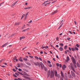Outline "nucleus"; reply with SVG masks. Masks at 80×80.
I'll return each mask as SVG.
<instances>
[{"label": "nucleus", "mask_w": 80, "mask_h": 80, "mask_svg": "<svg viewBox=\"0 0 80 80\" xmlns=\"http://www.w3.org/2000/svg\"><path fill=\"white\" fill-rule=\"evenodd\" d=\"M60 45H61V46H63V44L62 43H59Z\"/></svg>", "instance_id": "58836bf2"}, {"label": "nucleus", "mask_w": 80, "mask_h": 80, "mask_svg": "<svg viewBox=\"0 0 80 80\" xmlns=\"http://www.w3.org/2000/svg\"><path fill=\"white\" fill-rule=\"evenodd\" d=\"M32 22V20H31L30 22H28L29 23H31Z\"/></svg>", "instance_id": "09e8293b"}, {"label": "nucleus", "mask_w": 80, "mask_h": 80, "mask_svg": "<svg viewBox=\"0 0 80 80\" xmlns=\"http://www.w3.org/2000/svg\"><path fill=\"white\" fill-rule=\"evenodd\" d=\"M68 76L69 78H72V75H71V74L68 75Z\"/></svg>", "instance_id": "412c9836"}, {"label": "nucleus", "mask_w": 80, "mask_h": 80, "mask_svg": "<svg viewBox=\"0 0 80 80\" xmlns=\"http://www.w3.org/2000/svg\"><path fill=\"white\" fill-rule=\"evenodd\" d=\"M63 23H62V24L59 27L58 29H60V28H61V27H62V26L63 25Z\"/></svg>", "instance_id": "4be33fe9"}, {"label": "nucleus", "mask_w": 80, "mask_h": 80, "mask_svg": "<svg viewBox=\"0 0 80 80\" xmlns=\"http://www.w3.org/2000/svg\"><path fill=\"white\" fill-rule=\"evenodd\" d=\"M68 49H69V50H70V51H71V48H70V47L68 48Z\"/></svg>", "instance_id": "4d7b16f0"}, {"label": "nucleus", "mask_w": 80, "mask_h": 80, "mask_svg": "<svg viewBox=\"0 0 80 80\" xmlns=\"http://www.w3.org/2000/svg\"><path fill=\"white\" fill-rule=\"evenodd\" d=\"M19 61H20V62H23V60H22V57H20L19 59Z\"/></svg>", "instance_id": "f8f14e48"}, {"label": "nucleus", "mask_w": 80, "mask_h": 80, "mask_svg": "<svg viewBox=\"0 0 80 80\" xmlns=\"http://www.w3.org/2000/svg\"><path fill=\"white\" fill-rule=\"evenodd\" d=\"M25 16V15L24 14H23L22 15L21 18V20H22V19H23V17Z\"/></svg>", "instance_id": "f3484780"}, {"label": "nucleus", "mask_w": 80, "mask_h": 80, "mask_svg": "<svg viewBox=\"0 0 80 80\" xmlns=\"http://www.w3.org/2000/svg\"><path fill=\"white\" fill-rule=\"evenodd\" d=\"M20 25V22H16L15 23L14 25Z\"/></svg>", "instance_id": "6ab92c4d"}, {"label": "nucleus", "mask_w": 80, "mask_h": 80, "mask_svg": "<svg viewBox=\"0 0 80 80\" xmlns=\"http://www.w3.org/2000/svg\"><path fill=\"white\" fill-rule=\"evenodd\" d=\"M12 70H13V71L14 72H16V70L15 69H12Z\"/></svg>", "instance_id": "603ef678"}, {"label": "nucleus", "mask_w": 80, "mask_h": 80, "mask_svg": "<svg viewBox=\"0 0 80 80\" xmlns=\"http://www.w3.org/2000/svg\"><path fill=\"white\" fill-rule=\"evenodd\" d=\"M25 16V15L24 14H23L22 15L21 18V20H22V19H23V17Z\"/></svg>", "instance_id": "dca6fc26"}, {"label": "nucleus", "mask_w": 80, "mask_h": 80, "mask_svg": "<svg viewBox=\"0 0 80 80\" xmlns=\"http://www.w3.org/2000/svg\"><path fill=\"white\" fill-rule=\"evenodd\" d=\"M67 47H68L67 45L65 46L64 48V49H65V50H66L67 48Z\"/></svg>", "instance_id": "aec40b11"}, {"label": "nucleus", "mask_w": 80, "mask_h": 80, "mask_svg": "<svg viewBox=\"0 0 80 80\" xmlns=\"http://www.w3.org/2000/svg\"><path fill=\"white\" fill-rule=\"evenodd\" d=\"M16 58H17V57L15 56L13 58V60H15L16 59Z\"/></svg>", "instance_id": "7c9ffc66"}, {"label": "nucleus", "mask_w": 80, "mask_h": 80, "mask_svg": "<svg viewBox=\"0 0 80 80\" xmlns=\"http://www.w3.org/2000/svg\"><path fill=\"white\" fill-rule=\"evenodd\" d=\"M50 70H48L47 73V78H48L50 77Z\"/></svg>", "instance_id": "39448f33"}, {"label": "nucleus", "mask_w": 80, "mask_h": 80, "mask_svg": "<svg viewBox=\"0 0 80 80\" xmlns=\"http://www.w3.org/2000/svg\"><path fill=\"white\" fill-rule=\"evenodd\" d=\"M64 52L65 53V54H67V51H65Z\"/></svg>", "instance_id": "864d4df0"}, {"label": "nucleus", "mask_w": 80, "mask_h": 80, "mask_svg": "<svg viewBox=\"0 0 80 80\" xmlns=\"http://www.w3.org/2000/svg\"><path fill=\"white\" fill-rule=\"evenodd\" d=\"M56 65L57 67H59V64L58 63H56Z\"/></svg>", "instance_id": "a18cd8bd"}, {"label": "nucleus", "mask_w": 80, "mask_h": 80, "mask_svg": "<svg viewBox=\"0 0 80 80\" xmlns=\"http://www.w3.org/2000/svg\"><path fill=\"white\" fill-rule=\"evenodd\" d=\"M54 76L55 75H54V72L52 70L51 72V74L50 76V78H53V77H54Z\"/></svg>", "instance_id": "f257e3e1"}, {"label": "nucleus", "mask_w": 80, "mask_h": 80, "mask_svg": "<svg viewBox=\"0 0 80 80\" xmlns=\"http://www.w3.org/2000/svg\"><path fill=\"white\" fill-rule=\"evenodd\" d=\"M71 75H72V76H73V77H76L75 73L73 71H71Z\"/></svg>", "instance_id": "20e7f679"}, {"label": "nucleus", "mask_w": 80, "mask_h": 80, "mask_svg": "<svg viewBox=\"0 0 80 80\" xmlns=\"http://www.w3.org/2000/svg\"><path fill=\"white\" fill-rule=\"evenodd\" d=\"M24 75H26V76H28V74L27 73H25V72H24Z\"/></svg>", "instance_id": "bb28decb"}, {"label": "nucleus", "mask_w": 80, "mask_h": 80, "mask_svg": "<svg viewBox=\"0 0 80 80\" xmlns=\"http://www.w3.org/2000/svg\"><path fill=\"white\" fill-rule=\"evenodd\" d=\"M41 48H42V49H43V48H46V47H45L43 46L41 47Z\"/></svg>", "instance_id": "c85d7f7f"}, {"label": "nucleus", "mask_w": 80, "mask_h": 80, "mask_svg": "<svg viewBox=\"0 0 80 80\" xmlns=\"http://www.w3.org/2000/svg\"><path fill=\"white\" fill-rule=\"evenodd\" d=\"M71 50L73 51H75V49H74V48H71Z\"/></svg>", "instance_id": "72a5a7b5"}, {"label": "nucleus", "mask_w": 80, "mask_h": 80, "mask_svg": "<svg viewBox=\"0 0 80 80\" xmlns=\"http://www.w3.org/2000/svg\"><path fill=\"white\" fill-rule=\"evenodd\" d=\"M77 65L78 67H80V64H79L78 63H77Z\"/></svg>", "instance_id": "b1692460"}, {"label": "nucleus", "mask_w": 80, "mask_h": 80, "mask_svg": "<svg viewBox=\"0 0 80 80\" xmlns=\"http://www.w3.org/2000/svg\"><path fill=\"white\" fill-rule=\"evenodd\" d=\"M45 3H46V1H45L42 4V5H44V4H45Z\"/></svg>", "instance_id": "052dcab7"}, {"label": "nucleus", "mask_w": 80, "mask_h": 80, "mask_svg": "<svg viewBox=\"0 0 80 80\" xmlns=\"http://www.w3.org/2000/svg\"><path fill=\"white\" fill-rule=\"evenodd\" d=\"M59 67L60 68H62V65H61V64H59Z\"/></svg>", "instance_id": "e2e57ef3"}, {"label": "nucleus", "mask_w": 80, "mask_h": 80, "mask_svg": "<svg viewBox=\"0 0 80 80\" xmlns=\"http://www.w3.org/2000/svg\"><path fill=\"white\" fill-rule=\"evenodd\" d=\"M57 2V1H55L53 2H52L51 3H55V2Z\"/></svg>", "instance_id": "37998d69"}, {"label": "nucleus", "mask_w": 80, "mask_h": 80, "mask_svg": "<svg viewBox=\"0 0 80 80\" xmlns=\"http://www.w3.org/2000/svg\"><path fill=\"white\" fill-rule=\"evenodd\" d=\"M35 58L37 60H38V58L37 56H35Z\"/></svg>", "instance_id": "c9c22d12"}, {"label": "nucleus", "mask_w": 80, "mask_h": 80, "mask_svg": "<svg viewBox=\"0 0 80 80\" xmlns=\"http://www.w3.org/2000/svg\"><path fill=\"white\" fill-rule=\"evenodd\" d=\"M65 80H68V78H67V77H65Z\"/></svg>", "instance_id": "4c0bfd02"}, {"label": "nucleus", "mask_w": 80, "mask_h": 80, "mask_svg": "<svg viewBox=\"0 0 80 80\" xmlns=\"http://www.w3.org/2000/svg\"><path fill=\"white\" fill-rule=\"evenodd\" d=\"M23 60L24 61H25L26 62H27V61H28V59H27V58H24L23 59Z\"/></svg>", "instance_id": "2eb2a0df"}, {"label": "nucleus", "mask_w": 80, "mask_h": 80, "mask_svg": "<svg viewBox=\"0 0 80 80\" xmlns=\"http://www.w3.org/2000/svg\"><path fill=\"white\" fill-rule=\"evenodd\" d=\"M48 63H49V64H50L51 62H50V61H48V62H47Z\"/></svg>", "instance_id": "c03bdc74"}, {"label": "nucleus", "mask_w": 80, "mask_h": 80, "mask_svg": "<svg viewBox=\"0 0 80 80\" xmlns=\"http://www.w3.org/2000/svg\"><path fill=\"white\" fill-rule=\"evenodd\" d=\"M67 40H70V38H67Z\"/></svg>", "instance_id": "6e6d98bb"}, {"label": "nucleus", "mask_w": 80, "mask_h": 80, "mask_svg": "<svg viewBox=\"0 0 80 80\" xmlns=\"http://www.w3.org/2000/svg\"><path fill=\"white\" fill-rule=\"evenodd\" d=\"M27 47H25V48H22V50H24V49H25V48H27Z\"/></svg>", "instance_id": "13d9d810"}, {"label": "nucleus", "mask_w": 80, "mask_h": 80, "mask_svg": "<svg viewBox=\"0 0 80 80\" xmlns=\"http://www.w3.org/2000/svg\"><path fill=\"white\" fill-rule=\"evenodd\" d=\"M3 3H4V2H1V4H0V6H1V5H2V4H3Z\"/></svg>", "instance_id": "8fccbe9b"}, {"label": "nucleus", "mask_w": 80, "mask_h": 80, "mask_svg": "<svg viewBox=\"0 0 80 80\" xmlns=\"http://www.w3.org/2000/svg\"><path fill=\"white\" fill-rule=\"evenodd\" d=\"M38 59H39V60H40V61H42V58H39Z\"/></svg>", "instance_id": "f704fd0d"}, {"label": "nucleus", "mask_w": 80, "mask_h": 80, "mask_svg": "<svg viewBox=\"0 0 80 80\" xmlns=\"http://www.w3.org/2000/svg\"><path fill=\"white\" fill-rule=\"evenodd\" d=\"M17 2H18V1H16L13 4H12L11 5V7H13L14 6H15V5H16V4H17Z\"/></svg>", "instance_id": "0eeeda50"}, {"label": "nucleus", "mask_w": 80, "mask_h": 80, "mask_svg": "<svg viewBox=\"0 0 80 80\" xmlns=\"http://www.w3.org/2000/svg\"><path fill=\"white\" fill-rule=\"evenodd\" d=\"M24 38H25V36L20 37V40H22V39H24Z\"/></svg>", "instance_id": "4468645a"}, {"label": "nucleus", "mask_w": 80, "mask_h": 80, "mask_svg": "<svg viewBox=\"0 0 80 80\" xmlns=\"http://www.w3.org/2000/svg\"><path fill=\"white\" fill-rule=\"evenodd\" d=\"M38 66H39V67H40V65H40V63H39V64H38Z\"/></svg>", "instance_id": "0e129e2a"}, {"label": "nucleus", "mask_w": 80, "mask_h": 80, "mask_svg": "<svg viewBox=\"0 0 80 80\" xmlns=\"http://www.w3.org/2000/svg\"><path fill=\"white\" fill-rule=\"evenodd\" d=\"M70 65H71V69H72V70L74 72H75V70L73 67V64L72 63H70Z\"/></svg>", "instance_id": "7ed1b4c3"}, {"label": "nucleus", "mask_w": 80, "mask_h": 80, "mask_svg": "<svg viewBox=\"0 0 80 80\" xmlns=\"http://www.w3.org/2000/svg\"><path fill=\"white\" fill-rule=\"evenodd\" d=\"M15 35V34H13L11 36V37H13V36H14Z\"/></svg>", "instance_id": "49530a36"}, {"label": "nucleus", "mask_w": 80, "mask_h": 80, "mask_svg": "<svg viewBox=\"0 0 80 80\" xmlns=\"http://www.w3.org/2000/svg\"><path fill=\"white\" fill-rule=\"evenodd\" d=\"M49 67H52V64H49Z\"/></svg>", "instance_id": "ea45409f"}, {"label": "nucleus", "mask_w": 80, "mask_h": 80, "mask_svg": "<svg viewBox=\"0 0 80 80\" xmlns=\"http://www.w3.org/2000/svg\"><path fill=\"white\" fill-rule=\"evenodd\" d=\"M67 52H69V53H70V51L69 50H66Z\"/></svg>", "instance_id": "680f3d73"}, {"label": "nucleus", "mask_w": 80, "mask_h": 80, "mask_svg": "<svg viewBox=\"0 0 80 80\" xmlns=\"http://www.w3.org/2000/svg\"><path fill=\"white\" fill-rule=\"evenodd\" d=\"M67 61H69V60H70V59L69 58V57H68V56H67Z\"/></svg>", "instance_id": "a878e982"}, {"label": "nucleus", "mask_w": 80, "mask_h": 80, "mask_svg": "<svg viewBox=\"0 0 80 80\" xmlns=\"http://www.w3.org/2000/svg\"><path fill=\"white\" fill-rule=\"evenodd\" d=\"M13 76L14 77H17V76L15 75V74H13Z\"/></svg>", "instance_id": "5fc2aeb1"}, {"label": "nucleus", "mask_w": 80, "mask_h": 80, "mask_svg": "<svg viewBox=\"0 0 80 80\" xmlns=\"http://www.w3.org/2000/svg\"><path fill=\"white\" fill-rule=\"evenodd\" d=\"M18 80H22V79L20 78H18Z\"/></svg>", "instance_id": "774afa93"}, {"label": "nucleus", "mask_w": 80, "mask_h": 80, "mask_svg": "<svg viewBox=\"0 0 80 80\" xmlns=\"http://www.w3.org/2000/svg\"><path fill=\"white\" fill-rule=\"evenodd\" d=\"M18 70L19 71V72H21V71L22 70V69H20V68H19L18 69Z\"/></svg>", "instance_id": "79ce46f5"}, {"label": "nucleus", "mask_w": 80, "mask_h": 80, "mask_svg": "<svg viewBox=\"0 0 80 80\" xmlns=\"http://www.w3.org/2000/svg\"><path fill=\"white\" fill-rule=\"evenodd\" d=\"M8 43V42H7L5 43L4 44H5L6 45H7Z\"/></svg>", "instance_id": "338daca9"}, {"label": "nucleus", "mask_w": 80, "mask_h": 80, "mask_svg": "<svg viewBox=\"0 0 80 80\" xmlns=\"http://www.w3.org/2000/svg\"><path fill=\"white\" fill-rule=\"evenodd\" d=\"M18 73H19L20 74H21V75H23V74H22V73L20 72H18Z\"/></svg>", "instance_id": "3c124183"}, {"label": "nucleus", "mask_w": 80, "mask_h": 80, "mask_svg": "<svg viewBox=\"0 0 80 80\" xmlns=\"http://www.w3.org/2000/svg\"><path fill=\"white\" fill-rule=\"evenodd\" d=\"M15 68L16 69V70H18V68L16 66H15Z\"/></svg>", "instance_id": "69168bd1"}, {"label": "nucleus", "mask_w": 80, "mask_h": 80, "mask_svg": "<svg viewBox=\"0 0 80 80\" xmlns=\"http://www.w3.org/2000/svg\"><path fill=\"white\" fill-rule=\"evenodd\" d=\"M15 74L16 75H17V76H18V75H19V74H18V73L17 72H16L15 73Z\"/></svg>", "instance_id": "473e14b6"}, {"label": "nucleus", "mask_w": 80, "mask_h": 80, "mask_svg": "<svg viewBox=\"0 0 80 80\" xmlns=\"http://www.w3.org/2000/svg\"><path fill=\"white\" fill-rule=\"evenodd\" d=\"M75 49L76 50H78V48H77V47H75Z\"/></svg>", "instance_id": "e433bc0d"}, {"label": "nucleus", "mask_w": 80, "mask_h": 80, "mask_svg": "<svg viewBox=\"0 0 80 80\" xmlns=\"http://www.w3.org/2000/svg\"><path fill=\"white\" fill-rule=\"evenodd\" d=\"M40 65L41 66V68L42 70H43V66H44V65H43V63H42V64H40Z\"/></svg>", "instance_id": "ddd939ff"}, {"label": "nucleus", "mask_w": 80, "mask_h": 80, "mask_svg": "<svg viewBox=\"0 0 80 80\" xmlns=\"http://www.w3.org/2000/svg\"><path fill=\"white\" fill-rule=\"evenodd\" d=\"M61 76L62 77H64V75H63V72L62 71H61Z\"/></svg>", "instance_id": "9b49d317"}, {"label": "nucleus", "mask_w": 80, "mask_h": 80, "mask_svg": "<svg viewBox=\"0 0 80 80\" xmlns=\"http://www.w3.org/2000/svg\"><path fill=\"white\" fill-rule=\"evenodd\" d=\"M38 64H39V62H38L34 63V65H36V66H38Z\"/></svg>", "instance_id": "a211bd4d"}, {"label": "nucleus", "mask_w": 80, "mask_h": 80, "mask_svg": "<svg viewBox=\"0 0 80 80\" xmlns=\"http://www.w3.org/2000/svg\"><path fill=\"white\" fill-rule=\"evenodd\" d=\"M54 74L55 75V76L58 78H60V74H57V71H55L54 72Z\"/></svg>", "instance_id": "f03ea898"}, {"label": "nucleus", "mask_w": 80, "mask_h": 80, "mask_svg": "<svg viewBox=\"0 0 80 80\" xmlns=\"http://www.w3.org/2000/svg\"><path fill=\"white\" fill-rule=\"evenodd\" d=\"M76 46H77V47H79V45H78V44H77Z\"/></svg>", "instance_id": "bf43d9fd"}, {"label": "nucleus", "mask_w": 80, "mask_h": 80, "mask_svg": "<svg viewBox=\"0 0 80 80\" xmlns=\"http://www.w3.org/2000/svg\"><path fill=\"white\" fill-rule=\"evenodd\" d=\"M44 70H45V71H47V68H44Z\"/></svg>", "instance_id": "a19ab883"}, {"label": "nucleus", "mask_w": 80, "mask_h": 80, "mask_svg": "<svg viewBox=\"0 0 80 80\" xmlns=\"http://www.w3.org/2000/svg\"><path fill=\"white\" fill-rule=\"evenodd\" d=\"M73 64L74 65L75 68H77V66L76 65V63H75V64L74 63H73Z\"/></svg>", "instance_id": "cd10ccee"}, {"label": "nucleus", "mask_w": 80, "mask_h": 80, "mask_svg": "<svg viewBox=\"0 0 80 80\" xmlns=\"http://www.w3.org/2000/svg\"><path fill=\"white\" fill-rule=\"evenodd\" d=\"M63 77H60V80H63Z\"/></svg>", "instance_id": "2f4dec72"}, {"label": "nucleus", "mask_w": 80, "mask_h": 80, "mask_svg": "<svg viewBox=\"0 0 80 80\" xmlns=\"http://www.w3.org/2000/svg\"><path fill=\"white\" fill-rule=\"evenodd\" d=\"M25 25L24 24V26H22V27L21 28L22 30H23V28H25Z\"/></svg>", "instance_id": "5701e85b"}, {"label": "nucleus", "mask_w": 80, "mask_h": 80, "mask_svg": "<svg viewBox=\"0 0 80 80\" xmlns=\"http://www.w3.org/2000/svg\"><path fill=\"white\" fill-rule=\"evenodd\" d=\"M62 70H64L66 68V66L65 64L63 65V66L62 67Z\"/></svg>", "instance_id": "1a4fd4ad"}, {"label": "nucleus", "mask_w": 80, "mask_h": 80, "mask_svg": "<svg viewBox=\"0 0 80 80\" xmlns=\"http://www.w3.org/2000/svg\"><path fill=\"white\" fill-rule=\"evenodd\" d=\"M18 67H20V63H18Z\"/></svg>", "instance_id": "c756f323"}, {"label": "nucleus", "mask_w": 80, "mask_h": 80, "mask_svg": "<svg viewBox=\"0 0 80 80\" xmlns=\"http://www.w3.org/2000/svg\"><path fill=\"white\" fill-rule=\"evenodd\" d=\"M29 29V28H28V29H26L23 30L22 31V32H25L26 30H28Z\"/></svg>", "instance_id": "393cba45"}, {"label": "nucleus", "mask_w": 80, "mask_h": 80, "mask_svg": "<svg viewBox=\"0 0 80 80\" xmlns=\"http://www.w3.org/2000/svg\"><path fill=\"white\" fill-rule=\"evenodd\" d=\"M56 47H57V48H58L59 47V46H58V45H56Z\"/></svg>", "instance_id": "de8ad7c7"}, {"label": "nucleus", "mask_w": 80, "mask_h": 80, "mask_svg": "<svg viewBox=\"0 0 80 80\" xmlns=\"http://www.w3.org/2000/svg\"><path fill=\"white\" fill-rule=\"evenodd\" d=\"M32 8V7H28L27 8H24V9H25V10H27L28 9H30V8Z\"/></svg>", "instance_id": "9d476101"}, {"label": "nucleus", "mask_w": 80, "mask_h": 80, "mask_svg": "<svg viewBox=\"0 0 80 80\" xmlns=\"http://www.w3.org/2000/svg\"><path fill=\"white\" fill-rule=\"evenodd\" d=\"M59 50L61 51V52H62L63 50V48L62 47H60L59 48Z\"/></svg>", "instance_id": "6e6552de"}, {"label": "nucleus", "mask_w": 80, "mask_h": 80, "mask_svg": "<svg viewBox=\"0 0 80 80\" xmlns=\"http://www.w3.org/2000/svg\"><path fill=\"white\" fill-rule=\"evenodd\" d=\"M72 59L73 64L74 63V64H75V63H76V62H75V59L73 57H72Z\"/></svg>", "instance_id": "423d86ee"}]
</instances>
